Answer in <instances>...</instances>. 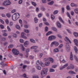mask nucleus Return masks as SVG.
Listing matches in <instances>:
<instances>
[{
    "mask_svg": "<svg viewBox=\"0 0 78 78\" xmlns=\"http://www.w3.org/2000/svg\"><path fill=\"white\" fill-rule=\"evenodd\" d=\"M73 34L75 37H78V33H77L74 32L73 33Z\"/></svg>",
    "mask_w": 78,
    "mask_h": 78,
    "instance_id": "27",
    "label": "nucleus"
},
{
    "mask_svg": "<svg viewBox=\"0 0 78 78\" xmlns=\"http://www.w3.org/2000/svg\"><path fill=\"white\" fill-rule=\"evenodd\" d=\"M54 42V44L55 45V47H58L59 45V43L56 41H53Z\"/></svg>",
    "mask_w": 78,
    "mask_h": 78,
    "instance_id": "13",
    "label": "nucleus"
},
{
    "mask_svg": "<svg viewBox=\"0 0 78 78\" xmlns=\"http://www.w3.org/2000/svg\"><path fill=\"white\" fill-rule=\"evenodd\" d=\"M67 16L69 17L70 19H71V17H70V14H69V12H67Z\"/></svg>",
    "mask_w": 78,
    "mask_h": 78,
    "instance_id": "39",
    "label": "nucleus"
},
{
    "mask_svg": "<svg viewBox=\"0 0 78 78\" xmlns=\"http://www.w3.org/2000/svg\"><path fill=\"white\" fill-rule=\"evenodd\" d=\"M57 67V65H54L52 66L51 67L52 68H56V67Z\"/></svg>",
    "mask_w": 78,
    "mask_h": 78,
    "instance_id": "52",
    "label": "nucleus"
},
{
    "mask_svg": "<svg viewBox=\"0 0 78 78\" xmlns=\"http://www.w3.org/2000/svg\"><path fill=\"white\" fill-rule=\"evenodd\" d=\"M57 26L58 28H61V23H60L58 21L57 22Z\"/></svg>",
    "mask_w": 78,
    "mask_h": 78,
    "instance_id": "11",
    "label": "nucleus"
},
{
    "mask_svg": "<svg viewBox=\"0 0 78 78\" xmlns=\"http://www.w3.org/2000/svg\"><path fill=\"white\" fill-rule=\"evenodd\" d=\"M74 50L75 51L76 53H77V52L78 51V49H77V48H76V47H74Z\"/></svg>",
    "mask_w": 78,
    "mask_h": 78,
    "instance_id": "23",
    "label": "nucleus"
},
{
    "mask_svg": "<svg viewBox=\"0 0 78 78\" xmlns=\"http://www.w3.org/2000/svg\"><path fill=\"white\" fill-rule=\"evenodd\" d=\"M34 20L35 21V22L36 23H37L38 21V19H37V18L36 17H35L34 19Z\"/></svg>",
    "mask_w": 78,
    "mask_h": 78,
    "instance_id": "35",
    "label": "nucleus"
},
{
    "mask_svg": "<svg viewBox=\"0 0 78 78\" xmlns=\"http://www.w3.org/2000/svg\"><path fill=\"white\" fill-rule=\"evenodd\" d=\"M12 53L15 55H18L19 54V52L18 51L17 49H13L12 50Z\"/></svg>",
    "mask_w": 78,
    "mask_h": 78,
    "instance_id": "5",
    "label": "nucleus"
},
{
    "mask_svg": "<svg viewBox=\"0 0 78 78\" xmlns=\"http://www.w3.org/2000/svg\"><path fill=\"white\" fill-rule=\"evenodd\" d=\"M45 64L46 66H49V64H50V62H46L45 63Z\"/></svg>",
    "mask_w": 78,
    "mask_h": 78,
    "instance_id": "29",
    "label": "nucleus"
},
{
    "mask_svg": "<svg viewBox=\"0 0 78 78\" xmlns=\"http://www.w3.org/2000/svg\"><path fill=\"white\" fill-rule=\"evenodd\" d=\"M16 27L18 30H20V26H19V25H17L16 26Z\"/></svg>",
    "mask_w": 78,
    "mask_h": 78,
    "instance_id": "49",
    "label": "nucleus"
},
{
    "mask_svg": "<svg viewBox=\"0 0 78 78\" xmlns=\"http://www.w3.org/2000/svg\"><path fill=\"white\" fill-rule=\"evenodd\" d=\"M21 47L23 51H24L25 50V48H24V46L23 44H21Z\"/></svg>",
    "mask_w": 78,
    "mask_h": 78,
    "instance_id": "30",
    "label": "nucleus"
},
{
    "mask_svg": "<svg viewBox=\"0 0 78 78\" xmlns=\"http://www.w3.org/2000/svg\"><path fill=\"white\" fill-rule=\"evenodd\" d=\"M16 12V10H13L12 11V13H14V12Z\"/></svg>",
    "mask_w": 78,
    "mask_h": 78,
    "instance_id": "64",
    "label": "nucleus"
},
{
    "mask_svg": "<svg viewBox=\"0 0 78 78\" xmlns=\"http://www.w3.org/2000/svg\"><path fill=\"white\" fill-rule=\"evenodd\" d=\"M63 46V44H62L58 46V48H59V49H61V48H62V47Z\"/></svg>",
    "mask_w": 78,
    "mask_h": 78,
    "instance_id": "32",
    "label": "nucleus"
},
{
    "mask_svg": "<svg viewBox=\"0 0 78 78\" xmlns=\"http://www.w3.org/2000/svg\"><path fill=\"white\" fill-rule=\"evenodd\" d=\"M48 28L47 27H46L45 28V30H44L45 32V33H46V32H47V31H48Z\"/></svg>",
    "mask_w": 78,
    "mask_h": 78,
    "instance_id": "28",
    "label": "nucleus"
},
{
    "mask_svg": "<svg viewBox=\"0 0 78 78\" xmlns=\"http://www.w3.org/2000/svg\"><path fill=\"white\" fill-rule=\"evenodd\" d=\"M50 72H55V70L52 68H51L50 70Z\"/></svg>",
    "mask_w": 78,
    "mask_h": 78,
    "instance_id": "31",
    "label": "nucleus"
},
{
    "mask_svg": "<svg viewBox=\"0 0 78 78\" xmlns=\"http://www.w3.org/2000/svg\"><path fill=\"white\" fill-rule=\"evenodd\" d=\"M40 65L41 67H44V64H43V63H42V62H40Z\"/></svg>",
    "mask_w": 78,
    "mask_h": 78,
    "instance_id": "42",
    "label": "nucleus"
},
{
    "mask_svg": "<svg viewBox=\"0 0 78 78\" xmlns=\"http://www.w3.org/2000/svg\"><path fill=\"white\" fill-rule=\"evenodd\" d=\"M66 50L68 52L70 51V48H69V44H67L66 45Z\"/></svg>",
    "mask_w": 78,
    "mask_h": 78,
    "instance_id": "10",
    "label": "nucleus"
},
{
    "mask_svg": "<svg viewBox=\"0 0 78 78\" xmlns=\"http://www.w3.org/2000/svg\"><path fill=\"white\" fill-rule=\"evenodd\" d=\"M59 20L62 23H64V22L63 21V20L62 19V18H61V17H60L59 18Z\"/></svg>",
    "mask_w": 78,
    "mask_h": 78,
    "instance_id": "24",
    "label": "nucleus"
},
{
    "mask_svg": "<svg viewBox=\"0 0 78 78\" xmlns=\"http://www.w3.org/2000/svg\"><path fill=\"white\" fill-rule=\"evenodd\" d=\"M36 64L37 66H39L40 64V63L39 62V61L37 60V62Z\"/></svg>",
    "mask_w": 78,
    "mask_h": 78,
    "instance_id": "51",
    "label": "nucleus"
},
{
    "mask_svg": "<svg viewBox=\"0 0 78 78\" xmlns=\"http://www.w3.org/2000/svg\"><path fill=\"white\" fill-rule=\"evenodd\" d=\"M20 42L21 43H23L24 42V41L22 39H20Z\"/></svg>",
    "mask_w": 78,
    "mask_h": 78,
    "instance_id": "48",
    "label": "nucleus"
},
{
    "mask_svg": "<svg viewBox=\"0 0 78 78\" xmlns=\"http://www.w3.org/2000/svg\"><path fill=\"white\" fill-rule=\"evenodd\" d=\"M11 4V2L8 0H6L3 2V5L5 6H8V5H9Z\"/></svg>",
    "mask_w": 78,
    "mask_h": 78,
    "instance_id": "4",
    "label": "nucleus"
},
{
    "mask_svg": "<svg viewBox=\"0 0 78 78\" xmlns=\"http://www.w3.org/2000/svg\"><path fill=\"white\" fill-rule=\"evenodd\" d=\"M59 50L58 48H56L54 49V52L55 53H57L59 52Z\"/></svg>",
    "mask_w": 78,
    "mask_h": 78,
    "instance_id": "16",
    "label": "nucleus"
},
{
    "mask_svg": "<svg viewBox=\"0 0 78 78\" xmlns=\"http://www.w3.org/2000/svg\"><path fill=\"white\" fill-rule=\"evenodd\" d=\"M29 51H30V49H29V48L27 49L26 50V55H25V56L26 58H28V53L29 52Z\"/></svg>",
    "mask_w": 78,
    "mask_h": 78,
    "instance_id": "9",
    "label": "nucleus"
},
{
    "mask_svg": "<svg viewBox=\"0 0 78 78\" xmlns=\"http://www.w3.org/2000/svg\"><path fill=\"white\" fill-rule=\"evenodd\" d=\"M51 33H52V32L51 31H49L46 34V36H48L50 34H51Z\"/></svg>",
    "mask_w": 78,
    "mask_h": 78,
    "instance_id": "34",
    "label": "nucleus"
},
{
    "mask_svg": "<svg viewBox=\"0 0 78 78\" xmlns=\"http://www.w3.org/2000/svg\"><path fill=\"white\" fill-rule=\"evenodd\" d=\"M53 45H54V42L53 41V42H52L51 43V47H52L53 46Z\"/></svg>",
    "mask_w": 78,
    "mask_h": 78,
    "instance_id": "61",
    "label": "nucleus"
},
{
    "mask_svg": "<svg viewBox=\"0 0 78 78\" xmlns=\"http://www.w3.org/2000/svg\"><path fill=\"white\" fill-rule=\"evenodd\" d=\"M56 39V36L51 35L48 37V40L50 41H51L55 40V39Z\"/></svg>",
    "mask_w": 78,
    "mask_h": 78,
    "instance_id": "3",
    "label": "nucleus"
},
{
    "mask_svg": "<svg viewBox=\"0 0 78 78\" xmlns=\"http://www.w3.org/2000/svg\"><path fill=\"white\" fill-rule=\"evenodd\" d=\"M20 17V14L19 13H15L12 16V19L13 21H16Z\"/></svg>",
    "mask_w": 78,
    "mask_h": 78,
    "instance_id": "1",
    "label": "nucleus"
},
{
    "mask_svg": "<svg viewBox=\"0 0 78 78\" xmlns=\"http://www.w3.org/2000/svg\"><path fill=\"white\" fill-rule=\"evenodd\" d=\"M27 67V65H23V69H25Z\"/></svg>",
    "mask_w": 78,
    "mask_h": 78,
    "instance_id": "47",
    "label": "nucleus"
},
{
    "mask_svg": "<svg viewBox=\"0 0 78 78\" xmlns=\"http://www.w3.org/2000/svg\"><path fill=\"white\" fill-rule=\"evenodd\" d=\"M70 66L71 67V69H73L75 68V67L73 65L72 66V65H71V66Z\"/></svg>",
    "mask_w": 78,
    "mask_h": 78,
    "instance_id": "46",
    "label": "nucleus"
},
{
    "mask_svg": "<svg viewBox=\"0 0 78 78\" xmlns=\"http://www.w3.org/2000/svg\"><path fill=\"white\" fill-rule=\"evenodd\" d=\"M70 59L71 61H73V54H72V52H71Z\"/></svg>",
    "mask_w": 78,
    "mask_h": 78,
    "instance_id": "17",
    "label": "nucleus"
},
{
    "mask_svg": "<svg viewBox=\"0 0 78 78\" xmlns=\"http://www.w3.org/2000/svg\"><path fill=\"white\" fill-rule=\"evenodd\" d=\"M13 25V23L12 22H11L9 23V25L11 27H12V25Z\"/></svg>",
    "mask_w": 78,
    "mask_h": 78,
    "instance_id": "56",
    "label": "nucleus"
},
{
    "mask_svg": "<svg viewBox=\"0 0 78 78\" xmlns=\"http://www.w3.org/2000/svg\"><path fill=\"white\" fill-rule=\"evenodd\" d=\"M29 44L30 43H29V41H26L24 43V45L25 47H27V46L29 45Z\"/></svg>",
    "mask_w": 78,
    "mask_h": 78,
    "instance_id": "7",
    "label": "nucleus"
},
{
    "mask_svg": "<svg viewBox=\"0 0 78 78\" xmlns=\"http://www.w3.org/2000/svg\"><path fill=\"white\" fill-rule=\"evenodd\" d=\"M44 24L46 25H47V26H48L49 25V23H48L47 22H45L44 23Z\"/></svg>",
    "mask_w": 78,
    "mask_h": 78,
    "instance_id": "53",
    "label": "nucleus"
},
{
    "mask_svg": "<svg viewBox=\"0 0 78 78\" xmlns=\"http://www.w3.org/2000/svg\"><path fill=\"white\" fill-rule=\"evenodd\" d=\"M69 74H76V73L73 71H70L69 72Z\"/></svg>",
    "mask_w": 78,
    "mask_h": 78,
    "instance_id": "20",
    "label": "nucleus"
},
{
    "mask_svg": "<svg viewBox=\"0 0 78 78\" xmlns=\"http://www.w3.org/2000/svg\"><path fill=\"white\" fill-rule=\"evenodd\" d=\"M13 47V45L12 44H11L8 47V48H12Z\"/></svg>",
    "mask_w": 78,
    "mask_h": 78,
    "instance_id": "44",
    "label": "nucleus"
},
{
    "mask_svg": "<svg viewBox=\"0 0 78 78\" xmlns=\"http://www.w3.org/2000/svg\"><path fill=\"white\" fill-rule=\"evenodd\" d=\"M71 16H73V15H74V12H73V11H71Z\"/></svg>",
    "mask_w": 78,
    "mask_h": 78,
    "instance_id": "60",
    "label": "nucleus"
},
{
    "mask_svg": "<svg viewBox=\"0 0 78 78\" xmlns=\"http://www.w3.org/2000/svg\"><path fill=\"white\" fill-rule=\"evenodd\" d=\"M6 16L7 17L9 18L11 17V14L9 13H7L6 14Z\"/></svg>",
    "mask_w": 78,
    "mask_h": 78,
    "instance_id": "36",
    "label": "nucleus"
},
{
    "mask_svg": "<svg viewBox=\"0 0 78 78\" xmlns=\"http://www.w3.org/2000/svg\"><path fill=\"white\" fill-rule=\"evenodd\" d=\"M58 12H59L58 10H55L53 12V14L54 15L57 14L58 13Z\"/></svg>",
    "mask_w": 78,
    "mask_h": 78,
    "instance_id": "19",
    "label": "nucleus"
},
{
    "mask_svg": "<svg viewBox=\"0 0 78 78\" xmlns=\"http://www.w3.org/2000/svg\"><path fill=\"white\" fill-rule=\"evenodd\" d=\"M52 29L53 31H56V32H58V31L57 30V29H56V28H55L54 27H52Z\"/></svg>",
    "mask_w": 78,
    "mask_h": 78,
    "instance_id": "25",
    "label": "nucleus"
},
{
    "mask_svg": "<svg viewBox=\"0 0 78 78\" xmlns=\"http://www.w3.org/2000/svg\"><path fill=\"white\" fill-rule=\"evenodd\" d=\"M57 37H59V38H60V39L62 38V36L60 34H57Z\"/></svg>",
    "mask_w": 78,
    "mask_h": 78,
    "instance_id": "41",
    "label": "nucleus"
},
{
    "mask_svg": "<svg viewBox=\"0 0 78 78\" xmlns=\"http://www.w3.org/2000/svg\"><path fill=\"white\" fill-rule=\"evenodd\" d=\"M48 71V69H46L44 71L43 70L41 71V78H43L44 76H45L47 75V73Z\"/></svg>",
    "mask_w": 78,
    "mask_h": 78,
    "instance_id": "2",
    "label": "nucleus"
},
{
    "mask_svg": "<svg viewBox=\"0 0 78 78\" xmlns=\"http://www.w3.org/2000/svg\"><path fill=\"white\" fill-rule=\"evenodd\" d=\"M24 31H25L26 33H30V31L28 30H25Z\"/></svg>",
    "mask_w": 78,
    "mask_h": 78,
    "instance_id": "54",
    "label": "nucleus"
},
{
    "mask_svg": "<svg viewBox=\"0 0 78 78\" xmlns=\"http://www.w3.org/2000/svg\"><path fill=\"white\" fill-rule=\"evenodd\" d=\"M74 57L76 61L77 62H78V58H77V57H76V55H74Z\"/></svg>",
    "mask_w": 78,
    "mask_h": 78,
    "instance_id": "26",
    "label": "nucleus"
},
{
    "mask_svg": "<svg viewBox=\"0 0 78 78\" xmlns=\"http://www.w3.org/2000/svg\"><path fill=\"white\" fill-rule=\"evenodd\" d=\"M74 42L75 43L77 47H78V40L77 39H75L74 40Z\"/></svg>",
    "mask_w": 78,
    "mask_h": 78,
    "instance_id": "12",
    "label": "nucleus"
},
{
    "mask_svg": "<svg viewBox=\"0 0 78 78\" xmlns=\"http://www.w3.org/2000/svg\"><path fill=\"white\" fill-rule=\"evenodd\" d=\"M36 67L37 70H40L41 69V67L40 66H37Z\"/></svg>",
    "mask_w": 78,
    "mask_h": 78,
    "instance_id": "40",
    "label": "nucleus"
},
{
    "mask_svg": "<svg viewBox=\"0 0 78 78\" xmlns=\"http://www.w3.org/2000/svg\"><path fill=\"white\" fill-rule=\"evenodd\" d=\"M5 22L7 24H8V23H9V21H8V20H5Z\"/></svg>",
    "mask_w": 78,
    "mask_h": 78,
    "instance_id": "62",
    "label": "nucleus"
},
{
    "mask_svg": "<svg viewBox=\"0 0 78 78\" xmlns=\"http://www.w3.org/2000/svg\"><path fill=\"white\" fill-rule=\"evenodd\" d=\"M53 4H54V1H52L51 2H48V5H50L51 6H52Z\"/></svg>",
    "mask_w": 78,
    "mask_h": 78,
    "instance_id": "14",
    "label": "nucleus"
},
{
    "mask_svg": "<svg viewBox=\"0 0 78 78\" xmlns=\"http://www.w3.org/2000/svg\"><path fill=\"white\" fill-rule=\"evenodd\" d=\"M32 4L34 5V6H36V5H37V4L36 3L32 2Z\"/></svg>",
    "mask_w": 78,
    "mask_h": 78,
    "instance_id": "38",
    "label": "nucleus"
},
{
    "mask_svg": "<svg viewBox=\"0 0 78 78\" xmlns=\"http://www.w3.org/2000/svg\"><path fill=\"white\" fill-rule=\"evenodd\" d=\"M61 9H62V13L63 14H64V11H65L64 8L62 7V8Z\"/></svg>",
    "mask_w": 78,
    "mask_h": 78,
    "instance_id": "33",
    "label": "nucleus"
},
{
    "mask_svg": "<svg viewBox=\"0 0 78 78\" xmlns=\"http://www.w3.org/2000/svg\"><path fill=\"white\" fill-rule=\"evenodd\" d=\"M1 40L2 41H5L6 40V38L4 37H2V38H1Z\"/></svg>",
    "mask_w": 78,
    "mask_h": 78,
    "instance_id": "45",
    "label": "nucleus"
},
{
    "mask_svg": "<svg viewBox=\"0 0 78 78\" xmlns=\"http://www.w3.org/2000/svg\"><path fill=\"white\" fill-rule=\"evenodd\" d=\"M0 27H1V29H3L4 28V26L2 25H0Z\"/></svg>",
    "mask_w": 78,
    "mask_h": 78,
    "instance_id": "59",
    "label": "nucleus"
},
{
    "mask_svg": "<svg viewBox=\"0 0 78 78\" xmlns=\"http://www.w3.org/2000/svg\"><path fill=\"white\" fill-rule=\"evenodd\" d=\"M0 22H1L2 24H4V21L1 19H0Z\"/></svg>",
    "mask_w": 78,
    "mask_h": 78,
    "instance_id": "63",
    "label": "nucleus"
},
{
    "mask_svg": "<svg viewBox=\"0 0 78 78\" xmlns=\"http://www.w3.org/2000/svg\"><path fill=\"white\" fill-rule=\"evenodd\" d=\"M31 49H34V51L35 53H37L39 52V50H37V46H33L30 48Z\"/></svg>",
    "mask_w": 78,
    "mask_h": 78,
    "instance_id": "6",
    "label": "nucleus"
},
{
    "mask_svg": "<svg viewBox=\"0 0 78 78\" xmlns=\"http://www.w3.org/2000/svg\"><path fill=\"white\" fill-rule=\"evenodd\" d=\"M25 35V34L24 33L22 32L21 33V36L22 37H23V36H24Z\"/></svg>",
    "mask_w": 78,
    "mask_h": 78,
    "instance_id": "57",
    "label": "nucleus"
},
{
    "mask_svg": "<svg viewBox=\"0 0 78 78\" xmlns=\"http://www.w3.org/2000/svg\"><path fill=\"white\" fill-rule=\"evenodd\" d=\"M42 16V13H40L39 14L38 17L39 18H40V17H41V16Z\"/></svg>",
    "mask_w": 78,
    "mask_h": 78,
    "instance_id": "50",
    "label": "nucleus"
},
{
    "mask_svg": "<svg viewBox=\"0 0 78 78\" xmlns=\"http://www.w3.org/2000/svg\"><path fill=\"white\" fill-rule=\"evenodd\" d=\"M7 29L9 31H11V29H10V28L9 26H8L7 27Z\"/></svg>",
    "mask_w": 78,
    "mask_h": 78,
    "instance_id": "58",
    "label": "nucleus"
},
{
    "mask_svg": "<svg viewBox=\"0 0 78 78\" xmlns=\"http://www.w3.org/2000/svg\"><path fill=\"white\" fill-rule=\"evenodd\" d=\"M67 66H68V63H66V64L63 66L62 67H61L60 68V70H63V69H64V68H66V67H67Z\"/></svg>",
    "mask_w": 78,
    "mask_h": 78,
    "instance_id": "8",
    "label": "nucleus"
},
{
    "mask_svg": "<svg viewBox=\"0 0 78 78\" xmlns=\"http://www.w3.org/2000/svg\"><path fill=\"white\" fill-rule=\"evenodd\" d=\"M30 41L32 43H36V41L33 39H30Z\"/></svg>",
    "mask_w": 78,
    "mask_h": 78,
    "instance_id": "22",
    "label": "nucleus"
},
{
    "mask_svg": "<svg viewBox=\"0 0 78 78\" xmlns=\"http://www.w3.org/2000/svg\"><path fill=\"white\" fill-rule=\"evenodd\" d=\"M13 37L15 38H16L17 37L16 34H14L13 35Z\"/></svg>",
    "mask_w": 78,
    "mask_h": 78,
    "instance_id": "55",
    "label": "nucleus"
},
{
    "mask_svg": "<svg viewBox=\"0 0 78 78\" xmlns=\"http://www.w3.org/2000/svg\"><path fill=\"white\" fill-rule=\"evenodd\" d=\"M49 59L50 61L51 62V63H53V62L54 60H53V59L51 58H49Z\"/></svg>",
    "mask_w": 78,
    "mask_h": 78,
    "instance_id": "21",
    "label": "nucleus"
},
{
    "mask_svg": "<svg viewBox=\"0 0 78 78\" xmlns=\"http://www.w3.org/2000/svg\"><path fill=\"white\" fill-rule=\"evenodd\" d=\"M74 12L76 13V14H78V8H75L74 9Z\"/></svg>",
    "mask_w": 78,
    "mask_h": 78,
    "instance_id": "18",
    "label": "nucleus"
},
{
    "mask_svg": "<svg viewBox=\"0 0 78 78\" xmlns=\"http://www.w3.org/2000/svg\"><path fill=\"white\" fill-rule=\"evenodd\" d=\"M51 18L52 20H54L55 17L53 15H51Z\"/></svg>",
    "mask_w": 78,
    "mask_h": 78,
    "instance_id": "43",
    "label": "nucleus"
},
{
    "mask_svg": "<svg viewBox=\"0 0 78 78\" xmlns=\"http://www.w3.org/2000/svg\"><path fill=\"white\" fill-rule=\"evenodd\" d=\"M66 9H67V10H70V8L69 5H67Z\"/></svg>",
    "mask_w": 78,
    "mask_h": 78,
    "instance_id": "37",
    "label": "nucleus"
},
{
    "mask_svg": "<svg viewBox=\"0 0 78 78\" xmlns=\"http://www.w3.org/2000/svg\"><path fill=\"white\" fill-rule=\"evenodd\" d=\"M70 5L72 7H74V6H75V7H77V6H78V5H77L76 4L73 3H71L70 4Z\"/></svg>",
    "mask_w": 78,
    "mask_h": 78,
    "instance_id": "15",
    "label": "nucleus"
}]
</instances>
